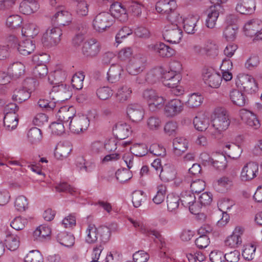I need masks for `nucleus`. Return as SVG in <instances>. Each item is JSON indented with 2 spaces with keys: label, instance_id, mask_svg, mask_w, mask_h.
Returning a JSON list of instances; mask_svg holds the SVG:
<instances>
[{
  "label": "nucleus",
  "instance_id": "obj_25",
  "mask_svg": "<svg viewBox=\"0 0 262 262\" xmlns=\"http://www.w3.org/2000/svg\"><path fill=\"white\" fill-rule=\"evenodd\" d=\"M56 93V97L60 101L69 99L72 96V93L69 85L61 84L60 85L53 86L52 93Z\"/></svg>",
  "mask_w": 262,
  "mask_h": 262
},
{
  "label": "nucleus",
  "instance_id": "obj_11",
  "mask_svg": "<svg viewBox=\"0 0 262 262\" xmlns=\"http://www.w3.org/2000/svg\"><path fill=\"white\" fill-rule=\"evenodd\" d=\"M239 115L241 120L247 125L254 129L260 127V123L256 114L247 110L242 109L239 111Z\"/></svg>",
  "mask_w": 262,
  "mask_h": 262
},
{
  "label": "nucleus",
  "instance_id": "obj_64",
  "mask_svg": "<svg viewBox=\"0 0 262 262\" xmlns=\"http://www.w3.org/2000/svg\"><path fill=\"white\" fill-rule=\"evenodd\" d=\"M205 188V182L200 179L193 181L190 185L191 192L193 194L201 192L204 190Z\"/></svg>",
  "mask_w": 262,
  "mask_h": 262
},
{
  "label": "nucleus",
  "instance_id": "obj_18",
  "mask_svg": "<svg viewBox=\"0 0 262 262\" xmlns=\"http://www.w3.org/2000/svg\"><path fill=\"white\" fill-rule=\"evenodd\" d=\"M126 112L128 118L135 122L141 121L144 115L143 108L137 103L129 104L127 107Z\"/></svg>",
  "mask_w": 262,
  "mask_h": 262
},
{
  "label": "nucleus",
  "instance_id": "obj_55",
  "mask_svg": "<svg viewBox=\"0 0 262 262\" xmlns=\"http://www.w3.org/2000/svg\"><path fill=\"white\" fill-rule=\"evenodd\" d=\"M116 177L120 183H124L132 178V173L131 171L126 168L118 169L116 172Z\"/></svg>",
  "mask_w": 262,
  "mask_h": 262
},
{
  "label": "nucleus",
  "instance_id": "obj_47",
  "mask_svg": "<svg viewBox=\"0 0 262 262\" xmlns=\"http://www.w3.org/2000/svg\"><path fill=\"white\" fill-rule=\"evenodd\" d=\"M5 242L6 247L10 251L16 250L19 246V239L16 235L7 234Z\"/></svg>",
  "mask_w": 262,
  "mask_h": 262
},
{
  "label": "nucleus",
  "instance_id": "obj_36",
  "mask_svg": "<svg viewBox=\"0 0 262 262\" xmlns=\"http://www.w3.org/2000/svg\"><path fill=\"white\" fill-rule=\"evenodd\" d=\"M71 150V146L69 143L58 144L55 148L54 155L57 159L62 160L68 157Z\"/></svg>",
  "mask_w": 262,
  "mask_h": 262
},
{
  "label": "nucleus",
  "instance_id": "obj_33",
  "mask_svg": "<svg viewBox=\"0 0 262 262\" xmlns=\"http://www.w3.org/2000/svg\"><path fill=\"white\" fill-rule=\"evenodd\" d=\"M67 73L66 72L58 70L49 74L48 80L51 84L55 85H60L66 79Z\"/></svg>",
  "mask_w": 262,
  "mask_h": 262
},
{
  "label": "nucleus",
  "instance_id": "obj_15",
  "mask_svg": "<svg viewBox=\"0 0 262 262\" xmlns=\"http://www.w3.org/2000/svg\"><path fill=\"white\" fill-rule=\"evenodd\" d=\"M76 110L73 106H64L60 108L56 114V117L59 121L62 122L68 127V124L71 120L76 116Z\"/></svg>",
  "mask_w": 262,
  "mask_h": 262
},
{
  "label": "nucleus",
  "instance_id": "obj_34",
  "mask_svg": "<svg viewBox=\"0 0 262 262\" xmlns=\"http://www.w3.org/2000/svg\"><path fill=\"white\" fill-rule=\"evenodd\" d=\"M123 72L122 67L119 64L112 65L107 72V80L113 83L118 81Z\"/></svg>",
  "mask_w": 262,
  "mask_h": 262
},
{
  "label": "nucleus",
  "instance_id": "obj_42",
  "mask_svg": "<svg viewBox=\"0 0 262 262\" xmlns=\"http://www.w3.org/2000/svg\"><path fill=\"white\" fill-rule=\"evenodd\" d=\"M23 18L17 14L10 15L6 19V25L11 30H15L21 28L23 23Z\"/></svg>",
  "mask_w": 262,
  "mask_h": 262
},
{
  "label": "nucleus",
  "instance_id": "obj_4",
  "mask_svg": "<svg viewBox=\"0 0 262 262\" xmlns=\"http://www.w3.org/2000/svg\"><path fill=\"white\" fill-rule=\"evenodd\" d=\"M235 84L238 88L248 94H254L258 89L255 79L248 74L238 75Z\"/></svg>",
  "mask_w": 262,
  "mask_h": 262
},
{
  "label": "nucleus",
  "instance_id": "obj_19",
  "mask_svg": "<svg viewBox=\"0 0 262 262\" xmlns=\"http://www.w3.org/2000/svg\"><path fill=\"white\" fill-rule=\"evenodd\" d=\"M258 170V164L253 162L247 163L243 168L241 178L243 181H248L252 180L256 176Z\"/></svg>",
  "mask_w": 262,
  "mask_h": 262
},
{
  "label": "nucleus",
  "instance_id": "obj_20",
  "mask_svg": "<svg viewBox=\"0 0 262 262\" xmlns=\"http://www.w3.org/2000/svg\"><path fill=\"white\" fill-rule=\"evenodd\" d=\"M244 229L241 227H236L232 234L228 236L225 241V245L230 248H236L242 244L241 235L243 234Z\"/></svg>",
  "mask_w": 262,
  "mask_h": 262
},
{
  "label": "nucleus",
  "instance_id": "obj_37",
  "mask_svg": "<svg viewBox=\"0 0 262 262\" xmlns=\"http://www.w3.org/2000/svg\"><path fill=\"white\" fill-rule=\"evenodd\" d=\"M187 141L183 138H176L173 140V152L176 156H180L187 149Z\"/></svg>",
  "mask_w": 262,
  "mask_h": 262
},
{
  "label": "nucleus",
  "instance_id": "obj_53",
  "mask_svg": "<svg viewBox=\"0 0 262 262\" xmlns=\"http://www.w3.org/2000/svg\"><path fill=\"white\" fill-rule=\"evenodd\" d=\"M204 53L211 58L215 57L219 53L218 46L213 42H208L204 48Z\"/></svg>",
  "mask_w": 262,
  "mask_h": 262
},
{
  "label": "nucleus",
  "instance_id": "obj_59",
  "mask_svg": "<svg viewBox=\"0 0 262 262\" xmlns=\"http://www.w3.org/2000/svg\"><path fill=\"white\" fill-rule=\"evenodd\" d=\"M161 125L162 121L157 116H150L147 120V127L150 130H158L161 127Z\"/></svg>",
  "mask_w": 262,
  "mask_h": 262
},
{
  "label": "nucleus",
  "instance_id": "obj_12",
  "mask_svg": "<svg viewBox=\"0 0 262 262\" xmlns=\"http://www.w3.org/2000/svg\"><path fill=\"white\" fill-rule=\"evenodd\" d=\"M110 11L113 18L122 22L128 19V14L125 6L119 2H114L110 6Z\"/></svg>",
  "mask_w": 262,
  "mask_h": 262
},
{
  "label": "nucleus",
  "instance_id": "obj_62",
  "mask_svg": "<svg viewBox=\"0 0 262 262\" xmlns=\"http://www.w3.org/2000/svg\"><path fill=\"white\" fill-rule=\"evenodd\" d=\"M145 198L144 193L142 191H135L132 194V202L135 207L138 208L141 205Z\"/></svg>",
  "mask_w": 262,
  "mask_h": 262
},
{
  "label": "nucleus",
  "instance_id": "obj_38",
  "mask_svg": "<svg viewBox=\"0 0 262 262\" xmlns=\"http://www.w3.org/2000/svg\"><path fill=\"white\" fill-rule=\"evenodd\" d=\"M224 151L229 157L236 159L240 157L242 149L239 145L235 143H227L225 145Z\"/></svg>",
  "mask_w": 262,
  "mask_h": 262
},
{
  "label": "nucleus",
  "instance_id": "obj_40",
  "mask_svg": "<svg viewBox=\"0 0 262 262\" xmlns=\"http://www.w3.org/2000/svg\"><path fill=\"white\" fill-rule=\"evenodd\" d=\"M35 49V45L32 40L26 39L18 45L17 48L20 54L28 55L32 53Z\"/></svg>",
  "mask_w": 262,
  "mask_h": 262
},
{
  "label": "nucleus",
  "instance_id": "obj_41",
  "mask_svg": "<svg viewBox=\"0 0 262 262\" xmlns=\"http://www.w3.org/2000/svg\"><path fill=\"white\" fill-rule=\"evenodd\" d=\"M230 99L232 103L239 106H243L246 103L245 95L241 91L234 89L230 92Z\"/></svg>",
  "mask_w": 262,
  "mask_h": 262
},
{
  "label": "nucleus",
  "instance_id": "obj_17",
  "mask_svg": "<svg viewBox=\"0 0 262 262\" xmlns=\"http://www.w3.org/2000/svg\"><path fill=\"white\" fill-rule=\"evenodd\" d=\"M223 7L210 6L208 10L207 16L205 21L206 26L210 29L215 28L220 14L224 13Z\"/></svg>",
  "mask_w": 262,
  "mask_h": 262
},
{
  "label": "nucleus",
  "instance_id": "obj_24",
  "mask_svg": "<svg viewBox=\"0 0 262 262\" xmlns=\"http://www.w3.org/2000/svg\"><path fill=\"white\" fill-rule=\"evenodd\" d=\"M130 127L125 123H117L113 129V132L116 138L123 140L127 138L131 133Z\"/></svg>",
  "mask_w": 262,
  "mask_h": 262
},
{
  "label": "nucleus",
  "instance_id": "obj_23",
  "mask_svg": "<svg viewBox=\"0 0 262 262\" xmlns=\"http://www.w3.org/2000/svg\"><path fill=\"white\" fill-rule=\"evenodd\" d=\"M177 7L176 2L174 0H161L157 3L156 5L157 11L165 15L176 10Z\"/></svg>",
  "mask_w": 262,
  "mask_h": 262
},
{
  "label": "nucleus",
  "instance_id": "obj_27",
  "mask_svg": "<svg viewBox=\"0 0 262 262\" xmlns=\"http://www.w3.org/2000/svg\"><path fill=\"white\" fill-rule=\"evenodd\" d=\"M262 28L261 22L257 19H254L248 21L244 28V32L246 36L249 37L254 36Z\"/></svg>",
  "mask_w": 262,
  "mask_h": 262
},
{
  "label": "nucleus",
  "instance_id": "obj_32",
  "mask_svg": "<svg viewBox=\"0 0 262 262\" xmlns=\"http://www.w3.org/2000/svg\"><path fill=\"white\" fill-rule=\"evenodd\" d=\"M39 8L37 2L30 0H24L19 5V11L25 15H29L36 11Z\"/></svg>",
  "mask_w": 262,
  "mask_h": 262
},
{
  "label": "nucleus",
  "instance_id": "obj_2",
  "mask_svg": "<svg viewBox=\"0 0 262 262\" xmlns=\"http://www.w3.org/2000/svg\"><path fill=\"white\" fill-rule=\"evenodd\" d=\"M38 82L32 78H27L23 83V86L16 89L12 95V99L19 103L28 100L31 96V92L34 91Z\"/></svg>",
  "mask_w": 262,
  "mask_h": 262
},
{
  "label": "nucleus",
  "instance_id": "obj_54",
  "mask_svg": "<svg viewBox=\"0 0 262 262\" xmlns=\"http://www.w3.org/2000/svg\"><path fill=\"white\" fill-rule=\"evenodd\" d=\"M131 152L137 157H143L148 153L147 146L144 144H136L130 147Z\"/></svg>",
  "mask_w": 262,
  "mask_h": 262
},
{
  "label": "nucleus",
  "instance_id": "obj_57",
  "mask_svg": "<svg viewBox=\"0 0 262 262\" xmlns=\"http://www.w3.org/2000/svg\"><path fill=\"white\" fill-rule=\"evenodd\" d=\"M203 100L202 96L194 93L189 97L186 103L188 107L195 108L199 106L203 102Z\"/></svg>",
  "mask_w": 262,
  "mask_h": 262
},
{
  "label": "nucleus",
  "instance_id": "obj_10",
  "mask_svg": "<svg viewBox=\"0 0 262 262\" xmlns=\"http://www.w3.org/2000/svg\"><path fill=\"white\" fill-rule=\"evenodd\" d=\"M146 59L141 55H136L131 59L127 67V70L131 75H137L142 72L145 68Z\"/></svg>",
  "mask_w": 262,
  "mask_h": 262
},
{
  "label": "nucleus",
  "instance_id": "obj_49",
  "mask_svg": "<svg viewBox=\"0 0 262 262\" xmlns=\"http://www.w3.org/2000/svg\"><path fill=\"white\" fill-rule=\"evenodd\" d=\"M21 33L24 36L33 38L38 34L39 29L34 24H28L23 27Z\"/></svg>",
  "mask_w": 262,
  "mask_h": 262
},
{
  "label": "nucleus",
  "instance_id": "obj_30",
  "mask_svg": "<svg viewBox=\"0 0 262 262\" xmlns=\"http://www.w3.org/2000/svg\"><path fill=\"white\" fill-rule=\"evenodd\" d=\"M164 73V70L161 67L153 68L146 74V81L148 83L154 84L159 81L161 78L163 79Z\"/></svg>",
  "mask_w": 262,
  "mask_h": 262
},
{
  "label": "nucleus",
  "instance_id": "obj_31",
  "mask_svg": "<svg viewBox=\"0 0 262 262\" xmlns=\"http://www.w3.org/2000/svg\"><path fill=\"white\" fill-rule=\"evenodd\" d=\"M176 170L172 165L167 164L161 169L159 177L164 182H169L174 179L176 177Z\"/></svg>",
  "mask_w": 262,
  "mask_h": 262
},
{
  "label": "nucleus",
  "instance_id": "obj_48",
  "mask_svg": "<svg viewBox=\"0 0 262 262\" xmlns=\"http://www.w3.org/2000/svg\"><path fill=\"white\" fill-rule=\"evenodd\" d=\"M29 141L32 144H37L42 139V134L40 129L37 127L31 128L28 133Z\"/></svg>",
  "mask_w": 262,
  "mask_h": 262
},
{
  "label": "nucleus",
  "instance_id": "obj_61",
  "mask_svg": "<svg viewBox=\"0 0 262 262\" xmlns=\"http://www.w3.org/2000/svg\"><path fill=\"white\" fill-rule=\"evenodd\" d=\"M55 188L57 192L69 193L71 194H74V193L76 192L75 188L64 182L57 184L55 186Z\"/></svg>",
  "mask_w": 262,
  "mask_h": 262
},
{
  "label": "nucleus",
  "instance_id": "obj_51",
  "mask_svg": "<svg viewBox=\"0 0 262 262\" xmlns=\"http://www.w3.org/2000/svg\"><path fill=\"white\" fill-rule=\"evenodd\" d=\"M238 27L236 25H228L224 31V36L227 41H233L236 37Z\"/></svg>",
  "mask_w": 262,
  "mask_h": 262
},
{
  "label": "nucleus",
  "instance_id": "obj_45",
  "mask_svg": "<svg viewBox=\"0 0 262 262\" xmlns=\"http://www.w3.org/2000/svg\"><path fill=\"white\" fill-rule=\"evenodd\" d=\"M132 90L130 88L126 85L122 86L119 88L116 95L117 101L119 103H124L130 97Z\"/></svg>",
  "mask_w": 262,
  "mask_h": 262
},
{
  "label": "nucleus",
  "instance_id": "obj_52",
  "mask_svg": "<svg viewBox=\"0 0 262 262\" xmlns=\"http://www.w3.org/2000/svg\"><path fill=\"white\" fill-rule=\"evenodd\" d=\"M84 77L85 76L83 72H79L75 73L73 76L71 80L73 88L78 90L82 89Z\"/></svg>",
  "mask_w": 262,
  "mask_h": 262
},
{
  "label": "nucleus",
  "instance_id": "obj_44",
  "mask_svg": "<svg viewBox=\"0 0 262 262\" xmlns=\"http://www.w3.org/2000/svg\"><path fill=\"white\" fill-rule=\"evenodd\" d=\"M18 123V118L16 114L5 115L4 124L8 130L15 129Z\"/></svg>",
  "mask_w": 262,
  "mask_h": 262
},
{
  "label": "nucleus",
  "instance_id": "obj_50",
  "mask_svg": "<svg viewBox=\"0 0 262 262\" xmlns=\"http://www.w3.org/2000/svg\"><path fill=\"white\" fill-rule=\"evenodd\" d=\"M180 199L182 204L187 207L190 204L195 202V196L190 191L187 190L181 193Z\"/></svg>",
  "mask_w": 262,
  "mask_h": 262
},
{
  "label": "nucleus",
  "instance_id": "obj_3",
  "mask_svg": "<svg viewBox=\"0 0 262 262\" xmlns=\"http://www.w3.org/2000/svg\"><path fill=\"white\" fill-rule=\"evenodd\" d=\"M86 233L87 235L85 240L89 244L95 243L98 239V235H100L101 241L105 243L108 240L110 235L108 228L104 227L97 229L94 224L89 225Z\"/></svg>",
  "mask_w": 262,
  "mask_h": 262
},
{
  "label": "nucleus",
  "instance_id": "obj_63",
  "mask_svg": "<svg viewBox=\"0 0 262 262\" xmlns=\"http://www.w3.org/2000/svg\"><path fill=\"white\" fill-rule=\"evenodd\" d=\"M26 262H42L43 258L41 254L38 250L30 251L26 256Z\"/></svg>",
  "mask_w": 262,
  "mask_h": 262
},
{
  "label": "nucleus",
  "instance_id": "obj_35",
  "mask_svg": "<svg viewBox=\"0 0 262 262\" xmlns=\"http://www.w3.org/2000/svg\"><path fill=\"white\" fill-rule=\"evenodd\" d=\"M200 18L199 15H189L183 20V28L188 34H193L195 30L196 24Z\"/></svg>",
  "mask_w": 262,
  "mask_h": 262
},
{
  "label": "nucleus",
  "instance_id": "obj_7",
  "mask_svg": "<svg viewBox=\"0 0 262 262\" xmlns=\"http://www.w3.org/2000/svg\"><path fill=\"white\" fill-rule=\"evenodd\" d=\"M112 15L108 12H103L97 14L93 21L94 29L99 32H103L110 28L114 23Z\"/></svg>",
  "mask_w": 262,
  "mask_h": 262
},
{
  "label": "nucleus",
  "instance_id": "obj_26",
  "mask_svg": "<svg viewBox=\"0 0 262 262\" xmlns=\"http://www.w3.org/2000/svg\"><path fill=\"white\" fill-rule=\"evenodd\" d=\"M182 79L180 74L173 72H165L163 74L162 82L163 84L168 88L176 87L179 84Z\"/></svg>",
  "mask_w": 262,
  "mask_h": 262
},
{
  "label": "nucleus",
  "instance_id": "obj_58",
  "mask_svg": "<svg viewBox=\"0 0 262 262\" xmlns=\"http://www.w3.org/2000/svg\"><path fill=\"white\" fill-rule=\"evenodd\" d=\"M255 250L256 246L254 244L246 245L243 251L242 255L246 260H251L254 257Z\"/></svg>",
  "mask_w": 262,
  "mask_h": 262
},
{
  "label": "nucleus",
  "instance_id": "obj_43",
  "mask_svg": "<svg viewBox=\"0 0 262 262\" xmlns=\"http://www.w3.org/2000/svg\"><path fill=\"white\" fill-rule=\"evenodd\" d=\"M194 127L199 131H205L209 125V119L204 115L196 116L193 121Z\"/></svg>",
  "mask_w": 262,
  "mask_h": 262
},
{
  "label": "nucleus",
  "instance_id": "obj_5",
  "mask_svg": "<svg viewBox=\"0 0 262 262\" xmlns=\"http://www.w3.org/2000/svg\"><path fill=\"white\" fill-rule=\"evenodd\" d=\"M62 35V30L58 27L49 28L42 36V42L48 48L56 46L61 41Z\"/></svg>",
  "mask_w": 262,
  "mask_h": 262
},
{
  "label": "nucleus",
  "instance_id": "obj_60",
  "mask_svg": "<svg viewBox=\"0 0 262 262\" xmlns=\"http://www.w3.org/2000/svg\"><path fill=\"white\" fill-rule=\"evenodd\" d=\"M96 94L100 99L105 100L111 97L113 93L109 87L103 86L97 89Z\"/></svg>",
  "mask_w": 262,
  "mask_h": 262
},
{
  "label": "nucleus",
  "instance_id": "obj_6",
  "mask_svg": "<svg viewBox=\"0 0 262 262\" xmlns=\"http://www.w3.org/2000/svg\"><path fill=\"white\" fill-rule=\"evenodd\" d=\"M183 36V31L177 24L167 25L163 31V37L165 41L171 43H178Z\"/></svg>",
  "mask_w": 262,
  "mask_h": 262
},
{
  "label": "nucleus",
  "instance_id": "obj_9",
  "mask_svg": "<svg viewBox=\"0 0 262 262\" xmlns=\"http://www.w3.org/2000/svg\"><path fill=\"white\" fill-rule=\"evenodd\" d=\"M90 121L85 115H76L73 120H71L68 124V127L75 134H79L86 130L89 126Z\"/></svg>",
  "mask_w": 262,
  "mask_h": 262
},
{
  "label": "nucleus",
  "instance_id": "obj_8",
  "mask_svg": "<svg viewBox=\"0 0 262 262\" xmlns=\"http://www.w3.org/2000/svg\"><path fill=\"white\" fill-rule=\"evenodd\" d=\"M202 77L206 84L214 89L219 88L222 81L221 75L211 68H205L203 70Z\"/></svg>",
  "mask_w": 262,
  "mask_h": 262
},
{
  "label": "nucleus",
  "instance_id": "obj_46",
  "mask_svg": "<svg viewBox=\"0 0 262 262\" xmlns=\"http://www.w3.org/2000/svg\"><path fill=\"white\" fill-rule=\"evenodd\" d=\"M57 239L61 245L68 247L72 246L75 242L73 235L64 232L58 234Z\"/></svg>",
  "mask_w": 262,
  "mask_h": 262
},
{
  "label": "nucleus",
  "instance_id": "obj_29",
  "mask_svg": "<svg viewBox=\"0 0 262 262\" xmlns=\"http://www.w3.org/2000/svg\"><path fill=\"white\" fill-rule=\"evenodd\" d=\"M25 73V66L20 62L12 63L8 68V73L14 79H17L23 77Z\"/></svg>",
  "mask_w": 262,
  "mask_h": 262
},
{
  "label": "nucleus",
  "instance_id": "obj_16",
  "mask_svg": "<svg viewBox=\"0 0 262 262\" xmlns=\"http://www.w3.org/2000/svg\"><path fill=\"white\" fill-rule=\"evenodd\" d=\"M183 110V103L178 99L169 101L165 106L164 114L167 117H172L180 114Z\"/></svg>",
  "mask_w": 262,
  "mask_h": 262
},
{
  "label": "nucleus",
  "instance_id": "obj_21",
  "mask_svg": "<svg viewBox=\"0 0 262 262\" xmlns=\"http://www.w3.org/2000/svg\"><path fill=\"white\" fill-rule=\"evenodd\" d=\"M52 24L58 26L69 25L72 21L71 14L66 11L57 12L51 19Z\"/></svg>",
  "mask_w": 262,
  "mask_h": 262
},
{
  "label": "nucleus",
  "instance_id": "obj_14",
  "mask_svg": "<svg viewBox=\"0 0 262 262\" xmlns=\"http://www.w3.org/2000/svg\"><path fill=\"white\" fill-rule=\"evenodd\" d=\"M148 50L156 52L162 57H170L174 53V50L163 42H157L147 46Z\"/></svg>",
  "mask_w": 262,
  "mask_h": 262
},
{
  "label": "nucleus",
  "instance_id": "obj_1",
  "mask_svg": "<svg viewBox=\"0 0 262 262\" xmlns=\"http://www.w3.org/2000/svg\"><path fill=\"white\" fill-rule=\"evenodd\" d=\"M230 121L226 111L224 109H216L211 120V126L208 130L211 137L220 139L222 133L229 127Z\"/></svg>",
  "mask_w": 262,
  "mask_h": 262
},
{
  "label": "nucleus",
  "instance_id": "obj_22",
  "mask_svg": "<svg viewBox=\"0 0 262 262\" xmlns=\"http://www.w3.org/2000/svg\"><path fill=\"white\" fill-rule=\"evenodd\" d=\"M256 8L255 0H239L237 4L236 10L242 14H251Z\"/></svg>",
  "mask_w": 262,
  "mask_h": 262
},
{
  "label": "nucleus",
  "instance_id": "obj_28",
  "mask_svg": "<svg viewBox=\"0 0 262 262\" xmlns=\"http://www.w3.org/2000/svg\"><path fill=\"white\" fill-rule=\"evenodd\" d=\"M233 186V180L231 178L223 176L214 183V187L218 192L224 193L230 189Z\"/></svg>",
  "mask_w": 262,
  "mask_h": 262
},
{
  "label": "nucleus",
  "instance_id": "obj_56",
  "mask_svg": "<svg viewBox=\"0 0 262 262\" xmlns=\"http://www.w3.org/2000/svg\"><path fill=\"white\" fill-rule=\"evenodd\" d=\"M180 199L178 196L172 194H168L167 196V208L169 211H172L177 209L179 206Z\"/></svg>",
  "mask_w": 262,
  "mask_h": 262
},
{
  "label": "nucleus",
  "instance_id": "obj_13",
  "mask_svg": "<svg viewBox=\"0 0 262 262\" xmlns=\"http://www.w3.org/2000/svg\"><path fill=\"white\" fill-rule=\"evenodd\" d=\"M100 50V45L95 39L85 41L82 48L83 54L86 57H93L98 55Z\"/></svg>",
  "mask_w": 262,
  "mask_h": 262
},
{
  "label": "nucleus",
  "instance_id": "obj_39",
  "mask_svg": "<svg viewBox=\"0 0 262 262\" xmlns=\"http://www.w3.org/2000/svg\"><path fill=\"white\" fill-rule=\"evenodd\" d=\"M128 220L132 223L135 228L138 229L142 233H147L149 236H155V238L161 242L162 236L158 231L156 230H147L144 227L143 224L141 222L134 220L131 218H129Z\"/></svg>",
  "mask_w": 262,
  "mask_h": 262
}]
</instances>
